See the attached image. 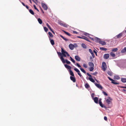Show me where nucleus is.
<instances>
[{
	"label": "nucleus",
	"mask_w": 126,
	"mask_h": 126,
	"mask_svg": "<svg viewBox=\"0 0 126 126\" xmlns=\"http://www.w3.org/2000/svg\"><path fill=\"white\" fill-rule=\"evenodd\" d=\"M38 21L39 23L40 24H41L42 23V20L40 18H39L38 19Z\"/></svg>",
	"instance_id": "29"
},
{
	"label": "nucleus",
	"mask_w": 126,
	"mask_h": 126,
	"mask_svg": "<svg viewBox=\"0 0 126 126\" xmlns=\"http://www.w3.org/2000/svg\"><path fill=\"white\" fill-rule=\"evenodd\" d=\"M85 87L86 88H88L90 87V86L88 83H86L85 85Z\"/></svg>",
	"instance_id": "31"
},
{
	"label": "nucleus",
	"mask_w": 126,
	"mask_h": 126,
	"mask_svg": "<svg viewBox=\"0 0 126 126\" xmlns=\"http://www.w3.org/2000/svg\"><path fill=\"white\" fill-rule=\"evenodd\" d=\"M29 12H30V13H31L32 15H34V13L33 11L32 10H31V9H30L29 10Z\"/></svg>",
	"instance_id": "28"
},
{
	"label": "nucleus",
	"mask_w": 126,
	"mask_h": 126,
	"mask_svg": "<svg viewBox=\"0 0 126 126\" xmlns=\"http://www.w3.org/2000/svg\"><path fill=\"white\" fill-rule=\"evenodd\" d=\"M89 52H90L91 53L93 52L92 50L91 49H89Z\"/></svg>",
	"instance_id": "50"
},
{
	"label": "nucleus",
	"mask_w": 126,
	"mask_h": 126,
	"mask_svg": "<svg viewBox=\"0 0 126 126\" xmlns=\"http://www.w3.org/2000/svg\"><path fill=\"white\" fill-rule=\"evenodd\" d=\"M107 68V66L106 63L105 62H103L102 67V68L103 70L104 71H105Z\"/></svg>",
	"instance_id": "3"
},
{
	"label": "nucleus",
	"mask_w": 126,
	"mask_h": 126,
	"mask_svg": "<svg viewBox=\"0 0 126 126\" xmlns=\"http://www.w3.org/2000/svg\"><path fill=\"white\" fill-rule=\"evenodd\" d=\"M94 93H92L91 95V96L92 98L93 99V98H94Z\"/></svg>",
	"instance_id": "49"
},
{
	"label": "nucleus",
	"mask_w": 126,
	"mask_h": 126,
	"mask_svg": "<svg viewBox=\"0 0 126 126\" xmlns=\"http://www.w3.org/2000/svg\"><path fill=\"white\" fill-rule=\"evenodd\" d=\"M104 119L105 121H107V117H106V116L104 117Z\"/></svg>",
	"instance_id": "52"
},
{
	"label": "nucleus",
	"mask_w": 126,
	"mask_h": 126,
	"mask_svg": "<svg viewBox=\"0 0 126 126\" xmlns=\"http://www.w3.org/2000/svg\"><path fill=\"white\" fill-rule=\"evenodd\" d=\"M21 3L24 6H26V5L23 2H21Z\"/></svg>",
	"instance_id": "59"
},
{
	"label": "nucleus",
	"mask_w": 126,
	"mask_h": 126,
	"mask_svg": "<svg viewBox=\"0 0 126 126\" xmlns=\"http://www.w3.org/2000/svg\"><path fill=\"white\" fill-rule=\"evenodd\" d=\"M108 98H109V99L110 100H112V99L110 97H108Z\"/></svg>",
	"instance_id": "57"
},
{
	"label": "nucleus",
	"mask_w": 126,
	"mask_h": 126,
	"mask_svg": "<svg viewBox=\"0 0 126 126\" xmlns=\"http://www.w3.org/2000/svg\"><path fill=\"white\" fill-rule=\"evenodd\" d=\"M74 70L78 73V74L80 76V77H81L82 76V75L80 73V71L77 68H74Z\"/></svg>",
	"instance_id": "5"
},
{
	"label": "nucleus",
	"mask_w": 126,
	"mask_h": 126,
	"mask_svg": "<svg viewBox=\"0 0 126 126\" xmlns=\"http://www.w3.org/2000/svg\"><path fill=\"white\" fill-rule=\"evenodd\" d=\"M68 25L65 23H64L63 26L65 27H67Z\"/></svg>",
	"instance_id": "42"
},
{
	"label": "nucleus",
	"mask_w": 126,
	"mask_h": 126,
	"mask_svg": "<svg viewBox=\"0 0 126 126\" xmlns=\"http://www.w3.org/2000/svg\"><path fill=\"white\" fill-rule=\"evenodd\" d=\"M94 67H91L90 68H89V70L90 71H92L94 69Z\"/></svg>",
	"instance_id": "37"
},
{
	"label": "nucleus",
	"mask_w": 126,
	"mask_h": 126,
	"mask_svg": "<svg viewBox=\"0 0 126 126\" xmlns=\"http://www.w3.org/2000/svg\"><path fill=\"white\" fill-rule=\"evenodd\" d=\"M83 66L85 68H87V64H86L84 63L83 65Z\"/></svg>",
	"instance_id": "43"
},
{
	"label": "nucleus",
	"mask_w": 126,
	"mask_h": 126,
	"mask_svg": "<svg viewBox=\"0 0 126 126\" xmlns=\"http://www.w3.org/2000/svg\"><path fill=\"white\" fill-rule=\"evenodd\" d=\"M94 84L98 88L101 89H102L103 88L102 86L100 84L96 83H94Z\"/></svg>",
	"instance_id": "6"
},
{
	"label": "nucleus",
	"mask_w": 126,
	"mask_h": 126,
	"mask_svg": "<svg viewBox=\"0 0 126 126\" xmlns=\"http://www.w3.org/2000/svg\"><path fill=\"white\" fill-rule=\"evenodd\" d=\"M93 99L94 100L95 103L96 104H97L98 103V99L97 97H95L94 98H93Z\"/></svg>",
	"instance_id": "8"
},
{
	"label": "nucleus",
	"mask_w": 126,
	"mask_h": 126,
	"mask_svg": "<svg viewBox=\"0 0 126 126\" xmlns=\"http://www.w3.org/2000/svg\"><path fill=\"white\" fill-rule=\"evenodd\" d=\"M76 65L78 67H80V68L81 67V66L78 63H76Z\"/></svg>",
	"instance_id": "47"
},
{
	"label": "nucleus",
	"mask_w": 126,
	"mask_h": 126,
	"mask_svg": "<svg viewBox=\"0 0 126 126\" xmlns=\"http://www.w3.org/2000/svg\"><path fill=\"white\" fill-rule=\"evenodd\" d=\"M109 57V54H105L104 55V58L105 59H108Z\"/></svg>",
	"instance_id": "9"
},
{
	"label": "nucleus",
	"mask_w": 126,
	"mask_h": 126,
	"mask_svg": "<svg viewBox=\"0 0 126 126\" xmlns=\"http://www.w3.org/2000/svg\"><path fill=\"white\" fill-rule=\"evenodd\" d=\"M87 74L89 77L88 78L92 82L94 83L95 82V81L92 77L91 75H90L88 73H87Z\"/></svg>",
	"instance_id": "2"
},
{
	"label": "nucleus",
	"mask_w": 126,
	"mask_h": 126,
	"mask_svg": "<svg viewBox=\"0 0 126 126\" xmlns=\"http://www.w3.org/2000/svg\"><path fill=\"white\" fill-rule=\"evenodd\" d=\"M103 93L104 95H105L106 96L108 95L105 92H104V91H103Z\"/></svg>",
	"instance_id": "46"
},
{
	"label": "nucleus",
	"mask_w": 126,
	"mask_h": 126,
	"mask_svg": "<svg viewBox=\"0 0 126 126\" xmlns=\"http://www.w3.org/2000/svg\"><path fill=\"white\" fill-rule=\"evenodd\" d=\"M106 101L108 105L109 104H112L111 100L109 99H107L106 100Z\"/></svg>",
	"instance_id": "13"
},
{
	"label": "nucleus",
	"mask_w": 126,
	"mask_h": 126,
	"mask_svg": "<svg viewBox=\"0 0 126 126\" xmlns=\"http://www.w3.org/2000/svg\"><path fill=\"white\" fill-rule=\"evenodd\" d=\"M70 58L71 59V61L73 63H75V61L74 59H73L71 57H70Z\"/></svg>",
	"instance_id": "36"
},
{
	"label": "nucleus",
	"mask_w": 126,
	"mask_h": 126,
	"mask_svg": "<svg viewBox=\"0 0 126 126\" xmlns=\"http://www.w3.org/2000/svg\"><path fill=\"white\" fill-rule=\"evenodd\" d=\"M101 99H99V103H100L101 102Z\"/></svg>",
	"instance_id": "60"
},
{
	"label": "nucleus",
	"mask_w": 126,
	"mask_h": 126,
	"mask_svg": "<svg viewBox=\"0 0 126 126\" xmlns=\"http://www.w3.org/2000/svg\"><path fill=\"white\" fill-rule=\"evenodd\" d=\"M47 26V27L50 30H51L52 29L51 27L49 25L48 23H47L46 24Z\"/></svg>",
	"instance_id": "35"
},
{
	"label": "nucleus",
	"mask_w": 126,
	"mask_h": 126,
	"mask_svg": "<svg viewBox=\"0 0 126 126\" xmlns=\"http://www.w3.org/2000/svg\"><path fill=\"white\" fill-rule=\"evenodd\" d=\"M108 78L109 79V80H110L111 81H113V79H111L110 77H108Z\"/></svg>",
	"instance_id": "53"
},
{
	"label": "nucleus",
	"mask_w": 126,
	"mask_h": 126,
	"mask_svg": "<svg viewBox=\"0 0 126 126\" xmlns=\"http://www.w3.org/2000/svg\"><path fill=\"white\" fill-rule=\"evenodd\" d=\"M99 103L100 106L102 108H105L106 107L104 106L102 103V102H101L100 103Z\"/></svg>",
	"instance_id": "22"
},
{
	"label": "nucleus",
	"mask_w": 126,
	"mask_h": 126,
	"mask_svg": "<svg viewBox=\"0 0 126 126\" xmlns=\"http://www.w3.org/2000/svg\"><path fill=\"white\" fill-rule=\"evenodd\" d=\"M78 37L79 38H82V39H83V36L82 37H80V36H78Z\"/></svg>",
	"instance_id": "62"
},
{
	"label": "nucleus",
	"mask_w": 126,
	"mask_h": 126,
	"mask_svg": "<svg viewBox=\"0 0 126 126\" xmlns=\"http://www.w3.org/2000/svg\"><path fill=\"white\" fill-rule=\"evenodd\" d=\"M33 7L34 8V9L35 10H36L38 12H39V10L38 9L36 8V6L34 4L33 5Z\"/></svg>",
	"instance_id": "40"
},
{
	"label": "nucleus",
	"mask_w": 126,
	"mask_h": 126,
	"mask_svg": "<svg viewBox=\"0 0 126 126\" xmlns=\"http://www.w3.org/2000/svg\"><path fill=\"white\" fill-rule=\"evenodd\" d=\"M69 73L70 75L72 76H74V75L73 72L71 70H69Z\"/></svg>",
	"instance_id": "20"
},
{
	"label": "nucleus",
	"mask_w": 126,
	"mask_h": 126,
	"mask_svg": "<svg viewBox=\"0 0 126 126\" xmlns=\"http://www.w3.org/2000/svg\"><path fill=\"white\" fill-rule=\"evenodd\" d=\"M42 6L44 9L45 10H47V6L44 3H42Z\"/></svg>",
	"instance_id": "4"
},
{
	"label": "nucleus",
	"mask_w": 126,
	"mask_h": 126,
	"mask_svg": "<svg viewBox=\"0 0 126 126\" xmlns=\"http://www.w3.org/2000/svg\"><path fill=\"white\" fill-rule=\"evenodd\" d=\"M123 34L122 33H120L118 34L117 36V38H121Z\"/></svg>",
	"instance_id": "21"
},
{
	"label": "nucleus",
	"mask_w": 126,
	"mask_h": 126,
	"mask_svg": "<svg viewBox=\"0 0 126 126\" xmlns=\"http://www.w3.org/2000/svg\"><path fill=\"white\" fill-rule=\"evenodd\" d=\"M69 47L70 49L71 50H73L74 47V45L71 44H69Z\"/></svg>",
	"instance_id": "10"
},
{
	"label": "nucleus",
	"mask_w": 126,
	"mask_h": 126,
	"mask_svg": "<svg viewBox=\"0 0 126 126\" xmlns=\"http://www.w3.org/2000/svg\"><path fill=\"white\" fill-rule=\"evenodd\" d=\"M120 87H121V88H126V87H123V86H121Z\"/></svg>",
	"instance_id": "61"
},
{
	"label": "nucleus",
	"mask_w": 126,
	"mask_h": 126,
	"mask_svg": "<svg viewBox=\"0 0 126 126\" xmlns=\"http://www.w3.org/2000/svg\"><path fill=\"white\" fill-rule=\"evenodd\" d=\"M49 38L51 44L52 45H53L54 44V40L53 39H51L49 36Z\"/></svg>",
	"instance_id": "12"
},
{
	"label": "nucleus",
	"mask_w": 126,
	"mask_h": 126,
	"mask_svg": "<svg viewBox=\"0 0 126 126\" xmlns=\"http://www.w3.org/2000/svg\"><path fill=\"white\" fill-rule=\"evenodd\" d=\"M94 40L95 42H99V43L101 39L97 37H95L94 38Z\"/></svg>",
	"instance_id": "14"
},
{
	"label": "nucleus",
	"mask_w": 126,
	"mask_h": 126,
	"mask_svg": "<svg viewBox=\"0 0 126 126\" xmlns=\"http://www.w3.org/2000/svg\"><path fill=\"white\" fill-rule=\"evenodd\" d=\"M25 6L26 7L27 9L28 10L29 9V7L27 5H26V6Z\"/></svg>",
	"instance_id": "56"
},
{
	"label": "nucleus",
	"mask_w": 126,
	"mask_h": 126,
	"mask_svg": "<svg viewBox=\"0 0 126 126\" xmlns=\"http://www.w3.org/2000/svg\"><path fill=\"white\" fill-rule=\"evenodd\" d=\"M80 70L83 73H84L85 74L86 73V72L84 70V69L82 68H80Z\"/></svg>",
	"instance_id": "32"
},
{
	"label": "nucleus",
	"mask_w": 126,
	"mask_h": 126,
	"mask_svg": "<svg viewBox=\"0 0 126 126\" xmlns=\"http://www.w3.org/2000/svg\"><path fill=\"white\" fill-rule=\"evenodd\" d=\"M64 66H65V67L66 68H67L68 69L70 70H71V67L70 66L67 65V64H65Z\"/></svg>",
	"instance_id": "15"
},
{
	"label": "nucleus",
	"mask_w": 126,
	"mask_h": 126,
	"mask_svg": "<svg viewBox=\"0 0 126 126\" xmlns=\"http://www.w3.org/2000/svg\"><path fill=\"white\" fill-rule=\"evenodd\" d=\"M118 50V48H114L112 49V51L116 52Z\"/></svg>",
	"instance_id": "34"
},
{
	"label": "nucleus",
	"mask_w": 126,
	"mask_h": 126,
	"mask_svg": "<svg viewBox=\"0 0 126 126\" xmlns=\"http://www.w3.org/2000/svg\"><path fill=\"white\" fill-rule=\"evenodd\" d=\"M88 64L89 66L91 67L94 66V63L92 62H89L88 63Z\"/></svg>",
	"instance_id": "16"
},
{
	"label": "nucleus",
	"mask_w": 126,
	"mask_h": 126,
	"mask_svg": "<svg viewBox=\"0 0 126 126\" xmlns=\"http://www.w3.org/2000/svg\"><path fill=\"white\" fill-rule=\"evenodd\" d=\"M44 29L45 30V31L46 32H47L48 30V29L46 27H44Z\"/></svg>",
	"instance_id": "39"
},
{
	"label": "nucleus",
	"mask_w": 126,
	"mask_h": 126,
	"mask_svg": "<svg viewBox=\"0 0 126 126\" xmlns=\"http://www.w3.org/2000/svg\"><path fill=\"white\" fill-rule=\"evenodd\" d=\"M21 3L24 6H26V5L23 2H21Z\"/></svg>",
	"instance_id": "58"
},
{
	"label": "nucleus",
	"mask_w": 126,
	"mask_h": 126,
	"mask_svg": "<svg viewBox=\"0 0 126 126\" xmlns=\"http://www.w3.org/2000/svg\"><path fill=\"white\" fill-rule=\"evenodd\" d=\"M121 52L122 53H124L126 52V47H125L124 49H122L121 50Z\"/></svg>",
	"instance_id": "17"
},
{
	"label": "nucleus",
	"mask_w": 126,
	"mask_h": 126,
	"mask_svg": "<svg viewBox=\"0 0 126 126\" xmlns=\"http://www.w3.org/2000/svg\"><path fill=\"white\" fill-rule=\"evenodd\" d=\"M97 72H95L93 73H92V74L93 75H96L97 74Z\"/></svg>",
	"instance_id": "48"
},
{
	"label": "nucleus",
	"mask_w": 126,
	"mask_h": 126,
	"mask_svg": "<svg viewBox=\"0 0 126 126\" xmlns=\"http://www.w3.org/2000/svg\"><path fill=\"white\" fill-rule=\"evenodd\" d=\"M83 39H84L87 41L90 42V41L88 40V38L87 37L84 36H83Z\"/></svg>",
	"instance_id": "30"
},
{
	"label": "nucleus",
	"mask_w": 126,
	"mask_h": 126,
	"mask_svg": "<svg viewBox=\"0 0 126 126\" xmlns=\"http://www.w3.org/2000/svg\"><path fill=\"white\" fill-rule=\"evenodd\" d=\"M111 83H112L114 84L117 85V84H119V83L116 82H115V80H113V81H111Z\"/></svg>",
	"instance_id": "23"
},
{
	"label": "nucleus",
	"mask_w": 126,
	"mask_h": 126,
	"mask_svg": "<svg viewBox=\"0 0 126 126\" xmlns=\"http://www.w3.org/2000/svg\"><path fill=\"white\" fill-rule=\"evenodd\" d=\"M100 50L104 51H106L107 50V48L104 47H100Z\"/></svg>",
	"instance_id": "24"
},
{
	"label": "nucleus",
	"mask_w": 126,
	"mask_h": 126,
	"mask_svg": "<svg viewBox=\"0 0 126 126\" xmlns=\"http://www.w3.org/2000/svg\"><path fill=\"white\" fill-rule=\"evenodd\" d=\"M123 91H124V92H126V90L125 89H123Z\"/></svg>",
	"instance_id": "63"
},
{
	"label": "nucleus",
	"mask_w": 126,
	"mask_h": 126,
	"mask_svg": "<svg viewBox=\"0 0 126 126\" xmlns=\"http://www.w3.org/2000/svg\"><path fill=\"white\" fill-rule=\"evenodd\" d=\"M75 59L77 61H80V58L78 56H75Z\"/></svg>",
	"instance_id": "11"
},
{
	"label": "nucleus",
	"mask_w": 126,
	"mask_h": 126,
	"mask_svg": "<svg viewBox=\"0 0 126 126\" xmlns=\"http://www.w3.org/2000/svg\"><path fill=\"white\" fill-rule=\"evenodd\" d=\"M121 80L122 81L123 83L126 82V79L123 78H122L121 79Z\"/></svg>",
	"instance_id": "18"
},
{
	"label": "nucleus",
	"mask_w": 126,
	"mask_h": 126,
	"mask_svg": "<svg viewBox=\"0 0 126 126\" xmlns=\"http://www.w3.org/2000/svg\"><path fill=\"white\" fill-rule=\"evenodd\" d=\"M99 43L103 45H105L106 44V43L105 42L102 41L101 40H100V41L99 42Z\"/></svg>",
	"instance_id": "19"
},
{
	"label": "nucleus",
	"mask_w": 126,
	"mask_h": 126,
	"mask_svg": "<svg viewBox=\"0 0 126 126\" xmlns=\"http://www.w3.org/2000/svg\"><path fill=\"white\" fill-rule=\"evenodd\" d=\"M90 61L91 62L93 61V59L92 57L91 56H90Z\"/></svg>",
	"instance_id": "45"
},
{
	"label": "nucleus",
	"mask_w": 126,
	"mask_h": 126,
	"mask_svg": "<svg viewBox=\"0 0 126 126\" xmlns=\"http://www.w3.org/2000/svg\"><path fill=\"white\" fill-rule=\"evenodd\" d=\"M64 23L61 22H60L59 23V24L61 26H63V24Z\"/></svg>",
	"instance_id": "54"
},
{
	"label": "nucleus",
	"mask_w": 126,
	"mask_h": 126,
	"mask_svg": "<svg viewBox=\"0 0 126 126\" xmlns=\"http://www.w3.org/2000/svg\"><path fill=\"white\" fill-rule=\"evenodd\" d=\"M48 33L50 36L51 37H53V35L52 34L51 32H48Z\"/></svg>",
	"instance_id": "38"
},
{
	"label": "nucleus",
	"mask_w": 126,
	"mask_h": 126,
	"mask_svg": "<svg viewBox=\"0 0 126 126\" xmlns=\"http://www.w3.org/2000/svg\"><path fill=\"white\" fill-rule=\"evenodd\" d=\"M110 56L113 57H114L115 56V54L113 52H110Z\"/></svg>",
	"instance_id": "25"
},
{
	"label": "nucleus",
	"mask_w": 126,
	"mask_h": 126,
	"mask_svg": "<svg viewBox=\"0 0 126 126\" xmlns=\"http://www.w3.org/2000/svg\"><path fill=\"white\" fill-rule=\"evenodd\" d=\"M73 33H75L76 34H78V33L75 31H73Z\"/></svg>",
	"instance_id": "55"
},
{
	"label": "nucleus",
	"mask_w": 126,
	"mask_h": 126,
	"mask_svg": "<svg viewBox=\"0 0 126 126\" xmlns=\"http://www.w3.org/2000/svg\"><path fill=\"white\" fill-rule=\"evenodd\" d=\"M70 79L73 82H74L76 81V78L75 76H71L70 77Z\"/></svg>",
	"instance_id": "7"
},
{
	"label": "nucleus",
	"mask_w": 126,
	"mask_h": 126,
	"mask_svg": "<svg viewBox=\"0 0 126 126\" xmlns=\"http://www.w3.org/2000/svg\"><path fill=\"white\" fill-rule=\"evenodd\" d=\"M82 47L84 48H86V46L84 44H82L81 45Z\"/></svg>",
	"instance_id": "33"
},
{
	"label": "nucleus",
	"mask_w": 126,
	"mask_h": 126,
	"mask_svg": "<svg viewBox=\"0 0 126 126\" xmlns=\"http://www.w3.org/2000/svg\"><path fill=\"white\" fill-rule=\"evenodd\" d=\"M91 55H92L93 56V58H94L95 57V55H94V53H93V52L91 53Z\"/></svg>",
	"instance_id": "51"
},
{
	"label": "nucleus",
	"mask_w": 126,
	"mask_h": 126,
	"mask_svg": "<svg viewBox=\"0 0 126 126\" xmlns=\"http://www.w3.org/2000/svg\"><path fill=\"white\" fill-rule=\"evenodd\" d=\"M90 38L92 40H94V39L93 38Z\"/></svg>",
	"instance_id": "64"
},
{
	"label": "nucleus",
	"mask_w": 126,
	"mask_h": 126,
	"mask_svg": "<svg viewBox=\"0 0 126 126\" xmlns=\"http://www.w3.org/2000/svg\"><path fill=\"white\" fill-rule=\"evenodd\" d=\"M108 74L110 76H111L112 74V73L110 71H108Z\"/></svg>",
	"instance_id": "44"
},
{
	"label": "nucleus",
	"mask_w": 126,
	"mask_h": 126,
	"mask_svg": "<svg viewBox=\"0 0 126 126\" xmlns=\"http://www.w3.org/2000/svg\"><path fill=\"white\" fill-rule=\"evenodd\" d=\"M65 61L66 62H66V63L67 64H70V61H69L68 60H65Z\"/></svg>",
	"instance_id": "41"
},
{
	"label": "nucleus",
	"mask_w": 126,
	"mask_h": 126,
	"mask_svg": "<svg viewBox=\"0 0 126 126\" xmlns=\"http://www.w3.org/2000/svg\"><path fill=\"white\" fill-rule=\"evenodd\" d=\"M60 36L65 41H67L68 40L64 37L63 36L61 35H60Z\"/></svg>",
	"instance_id": "26"
},
{
	"label": "nucleus",
	"mask_w": 126,
	"mask_h": 126,
	"mask_svg": "<svg viewBox=\"0 0 126 126\" xmlns=\"http://www.w3.org/2000/svg\"><path fill=\"white\" fill-rule=\"evenodd\" d=\"M61 52L62 54L60 52H57V54L59 56H60V58L63 63H65V60L63 58V56L66 57V54L68 56H70L68 52L65 51L63 48H61Z\"/></svg>",
	"instance_id": "1"
},
{
	"label": "nucleus",
	"mask_w": 126,
	"mask_h": 126,
	"mask_svg": "<svg viewBox=\"0 0 126 126\" xmlns=\"http://www.w3.org/2000/svg\"><path fill=\"white\" fill-rule=\"evenodd\" d=\"M63 31L65 34H66L67 35L69 36H71V34L69 33H68V32H66L65 31H64V30H63Z\"/></svg>",
	"instance_id": "27"
}]
</instances>
